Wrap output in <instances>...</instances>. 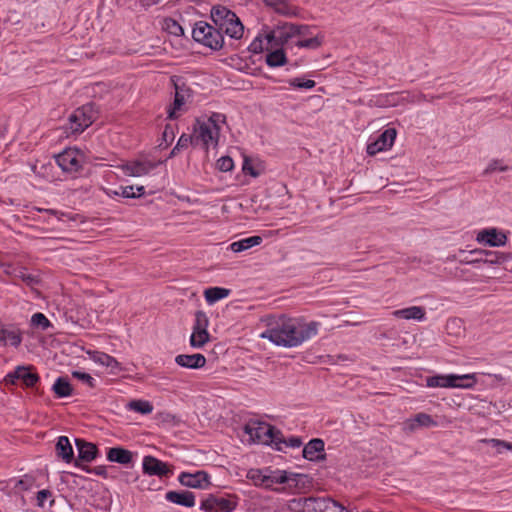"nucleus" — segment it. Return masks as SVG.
<instances>
[{
  "label": "nucleus",
  "instance_id": "obj_1",
  "mask_svg": "<svg viewBox=\"0 0 512 512\" xmlns=\"http://www.w3.org/2000/svg\"><path fill=\"white\" fill-rule=\"evenodd\" d=\"M266 330L260 337L277 346L298 347L318 334L320 322H306L303 317L292 318L285 314L269 315L263 319Z\"/></svg>",
  "mask_w": 512,
  "mask_h": 512
},
{
  "label": "nucleus",
  "instance_id": "obj_2",
  "mask_svg": "<svg viewBox=\"0 0 512 512\" xmlns=\"http://www.w3.org/2000/svg\"><path fill=\"white\" fill-rule=\"evenodd\" d=\"M97 111L93 103L85 104L73 111L64 126L67 134H80L96 120Z\"/></svg>",
  "mask_w": 512,
  "mask_h": 512
},
{
  "label": "nucleus",
  "instance_id": "obj_3",
  "mask_svg": "<svg viewBox=\"0 0 512 512\" xmlns=\"http://www.w3.org/2000/svg\"><path fill=\"white\" fill-rule=\"evenodd\" d=\"M192 37L196 42L212 50H219L224 44V37L221 31L204 21L195 23L192 29Z\"/></svg>",
  "mask_w": 512,
  "mask_h": 512
},
{
  "label": "nucleus",
  "instance_id": "obj_4",
  "mask_svg": "<svg viewBox=\"0 0 512 512\" xmlns=\"http://www.w3.org/2000/svg\"><path fill=\"white\" fill-rule=\"evenodd\" d=\"M302 512H347L346 508L330 497H305L294 500Z\"/></svg>",
  "mask_w": 512,
  "mask_h": 512
},
{
  "label": "nucleus",
  "instance_id": "obj_5",
  "mask_svg": "<svg viewBox=\"0 0 512 512\" xmlns=\"http://www.w3.org/2000/svg\"><path fill=\"white\" fill-rule=\"evenodd\" d=\"M476 384L475 374L465 375H435L427 377L426 385L428 387H441V388H473Z\"/></svg>",
  "mask_w": 512,
  "mask_h": 512
},
{
  "label": "nucleus",
  "instance_id": "obj_6",
  "mask_svg": "<svg viewBox=\"0 0 512 512\" xmlns=\"http://www.w3.org/2000/svg\"><path fill=\"white\" fill-rule=\"evenodd\" d=\"M265 488H272L274 484L288 483L289 487H305L311 484V478L305 474L288 473L284 470H271L266 468Z\"/></svg>",
  "mask_w": 512,
  "mask_h": 512
},
{
  "label": "nucleus",
  "instance_id": "obj_7",
  "mask_svg": "<svg viewBox=\"0 0 512 512\" xmlns=\"http://www.w3.org/2000/svg\"><path fill=\"white\" fill-rule=\"evenodd\" d=\"M83 153L76 148H68L55 157L63 172L76 173L83 167Z\"/></svg>",
  "mask_w": 512,
  "mask_h": 512
},
{
  "label": "nucleus",
  "instance_id": "obj_8",
  "mask_svg": "<svg viewBox=\"0 0 512 512\" xmlns=\"http://www.w3.org/2000/svg\"><path fill=\"white\" fill-rule=\"evenodd\" d=\"M34 367L31 365H20L15 368L14 371L8 373L4 381L6 384L14 385L18 380L22 381L26 387H33L40 380L39 375L33 372Z\"/></svg>",
  "mask_w": 512,
  "mask_h": 512
},
{
  "label": "nucleus",
  "instance_id": "obj_9",
  "mask_svg": "<svg viewBox=\"0 0 512 512\" xmlns=\"http://www.w3.org/2000/svg\"><path fill=\"white\" fill-rule=\"evenodd\" d=\"M142 469L144 474L158 476L159 478L168 477L172 474V470L167 463L151 455L143 458Z\"/></svg>",
  "mask_w": 512,
  "mask_h": 512
},
{
  "label": "nucleus",
  "instance_id": "obj_10",
  "mask_svg": "<svg viewBox=\"0 0 512 512\" xmlns=\"http://www.w3.org/2000/svg\"><path fill=\"white\" fill-rule=\"evenodd\" d=\"M75 445L78 451V458L73 460L74 466L82 469L84 465L80 462H92L98 455V448L95 444L84 439L76 438Z\"/></svg>",
  "mask_w": 512,
  "mask_h": 512
},
{
  "label": "nucleus",
  "instance_id": "obj_11",
  "mask_svg": "<svg viewBox=\"0 0 512 512\" xmlns=\"http://www.w3.org/2000/svg\"><path fill=\"white\" fill-rule=\"evenodd\" d=\"M220 128L212 127L211 124L205 122H198V127L195 129V142L201 141L204 148L208 149L210 145L216 146L218 143Z\"/></svg>",
  "mask_w": 512,
  "mask_h": 512
},
{
  "label": "nucleus",
  "instance_id": "obj_12",
  "mask_svg": "<svg viewBox=\"0 0 512 512\" xmlns=\"http://www.w3.org/2000/svg\"><path fill=\"white\" fill-rule=\"evenodd\" d=\"M223 34L228 35L232 39H240L244 33V26L235 14V17H223L214 25Z\"/></svg>",
  "mask_w": 512,
  "mask_h": 512
},
{
  "label": "nucleus",
  "instance_id": "obj_13",
  "mask_svg": "<svg viewBox=\"0 0 512 512\" xmlns=\"http://www.w3.org/2000/svg\"><path fill=\"white\" fill-rule=\"evenodd\" d=\"M223 34L228 35L232 39H240L244 33V26L235 14V17H223L214 25Z\"/></svg>",
  "mask_w": 512,
  "mask_h": 512
},
{
  "label": "nucleus",
  "instance_id": "obj_14",
  "mask_svg": "<svg viewBox=\"0 0 512 512\" xmlns=\"http://www.w3.org/2000/svg\"><path fill=\"white\" fill-rule=\"evenodd\" d=\"M223 34L228 35L232 39H240L244 33V26L235 14V17H223L214 25Z\"/></svg>",
  "mask_w": 512,
  "mask_h": 512
},
{
  "label": "nucleus",
  "instance_id": "obj_15",
  "mask_svg": "<svg viewBox=\"0 0 512 512\" xmlns=\"http://www.w3.org/2000/svg\"><path fill=\"white\" fill-rule=\"evenodd\" d=\"M235 507L236 503L227 498L209 495L201 502L200 509L205 512H231Z\"/></svg>",
  "mask_w": 512,
  "mask_h": 512
},
{
  "label": "nucleus",
  "instance_id": "obj_16",
  "mask_svg": "<svg viewBox=\"0 0 512 512\" xmlns=\"http://www.w3.org/2000/svg\"><path fill=\"white\" fill-rule=\"evenodd\" d=\"M397 131L395 128H388L377 138L376 141L367 145V153L376 155L381 151L390 149L395 141Z\"/></svg>",
  "mask_w": 512,
  "mask_h": 512
},
{
  "label": "nucleus",
  "instance_id": "obj_17",
  "mask_svg": "<svg viewBox=\"0 0 512 512\" xmlns=\"http://www.w3.org/2000/svg\"><path fill=\"white\" fill-rule=\"evenodd\" d=\"M22 341L23 332L17 325L1 323L0 345L6 346L9 344L18 348Z\"/></svg>",
  "mask_w": 512,
  "mask_h": 512
},
{
  "label": "nucleus",
  "instance_id": "obj_18",
  "mask_svg": "<svg viewBox=\"0 0 512 512\" xmlns=\"http://www.w3.org/2000/svg\"><path fill=\"white\" fill-rule=\"evenodd\" d=\"M179 482L186 487L194 489H206L209 487V475L205 471H197L196 473L182 472L178 477Z\"/></svg>",
  "mask_w": 512,
  "mask_h": 512
},
{
  "label": "nucleus",
  "instance_id": "obj_19",
  "mask_svg": "<svg viewBox=\"0 0 512 512\" xmlns=\"http://www.w3.org/2000/svg\"><path fill=\"white\" fill-rule=\"evenodd\" d=\"M244 430L253 440L268 444V436L273 431V426L265 422H255L246 424Z\"/></svg>",
  "mask_w": 512,
  "mask_h": 512
},
{
  "label": "nucleus",
  "instance_id": "obj_20",
  "mask_svg": "<svg viewBox=\"0 0 512 512\" xmlns=\"http://www.w3.org/2000/svg\"><path fill=\"white\" fill-rule=\"evenodd\" d=\"M476 240L484 242L490 247H500L506 244L507 237L504 233L498 232L496 228H490L480 231L477 234Z\"/></svg>",
  "mask_w": 512,
  "mask_h": 512
},
{
  "label": "nucleus",
  "instance_id": "obj_21",
  "mask_svg": "<svg viewBox=\"0 0 512 512\" xmlns=\"http://www.w3.org/2000/svg\"><path fill=\"white\" fill-rule=\"evenodd\" d=\"M191 97V90L187 87L175 84V97L172 106L168 109V118L176 119L177 111H180L186 100Z\"/></svg>",
  "mask_w": 512,
  "mask_h": 512
},
{
  "label": "nucleus",
  "instance_id": "obj_22",
  "mask_svg": "<svg viewBox=\"0 0 512 512\" xmlns=\"http://www.w3.org/2000/svg\"><path fill=\"white\" fill-rule=\"evenodd\" d=\"M324 441L319 438L310 440L303 448V457L309 461H319L325 458Z\"/></svg>",
  "mask_w": 512,
  "mask_h": 512
},
{
  "label": "nucleus",
  "instance_id": "obj_23",
  "mask_svg": "<svg viewBox=\"0 0 512 512\" xmlns=\"http://www.w3.org/2000/svg\"><path fill=\"white\" fill-rule=\"evenodd\" d=\"M156 163L151 161H132L124 165L123 169L129 176L140 177L150 173L155 167Z\"/></svg>",
  "mask_w": 512,
  "mask_h": 512
},
{
  "label": "nucleus",
  "instance_id": "obj_24",
  "mask_svg": "<svg viewBox=\"0 0 512 512\" xmlns=\"http://www.w3.org/2000/svg\"><path fill=\"white\" fill-rule=\"evenodd\" d=\"M167 501L180 506L191 508L195 505V495L191 491H168L165 495Z\"/></svg>",
  "mask_w": 512,
  "mask_h": 512
},
{
  "label": "nucleus",
  "instance_id": "obj_25",
  "mask_svg": "<svg viewBox=\"0 0 512 512\" xmlns=\"http://www.w3.org/2000/svg\"><path fill=\"white\" fill-rule=\"evenodd\" d=\"M265 6L271 8L275 13L293 17L298 14L297 7L291 5L288 0H262Z\"/></svg>",
  "mask_w": 512,
  "mask_h": 512
},
{
  "label": "nucleus",
  "instance_id": "obj_26",
  "mask_svg": "<svg viewBox=\"0 0 512 512\" xmlns=\"http://www.w3.org/2000/svg\"><path fill=\"white\" fill-rule=\"evenodd\" d=\"M175 362L184 368L199 369L205 366L206 358L200 353L192 355L180 354L175 357Z\"/></svg>",
  "mask_w": 512,
  "mask_h": 512
},
{
  "label": "nucleus",
  "instance_id": "obj_27",
  "mask_svg": "<svg viewBox=\"0 0 512 512\" xmlns=\"http://www.w3.org/2000/svg\"><path fill=\"white\" fill-rule=\"evenodd\" d=\"M277 47H283L288 44L290 40L297 37L299 34V28L293 23H283L277 27Z\"/></svg>",
  "mask_w": 512,
  "mask_h": 512
},
{
  "label": "nucleus",
  "instance_id": "obj_28",
  "mask_svg": "<svg viewBox=\"0 0 512 512\" xmlns=\"http://www.w3.org/2000/svg\"><path fill=\"white\" fill-rule=\"evenodd\" d=\"M55 451L58 458L66 463H72L74 460V451L71 442L67 436H60L55 445Z\"/></svg>",
  "mask_w": 512,
  "mask_h": 512
},
{
  "label": "nucleus",
  "instance_id": "obj_29",
  "mask_svg": "<svg viewBox=\"0 0 512 512\" xmlns=\"http://www.w3.org/2000/svg\"><path fill=\"white\" fill-rule=\"evenodd\" d=\"M106 457L110 462H115L121 465H128L133 460V453L123 447H111L106 453Z\"/></svg>",
  "mask_w": 512,
  "mask_h": 512
},
{
  "label": "nucleus",
  "instance_id": "obj_30",
  "mask_svg": "<svg viewBox=\"0 0 512 512\" xmlns=\"http://www.w3.org/2000/svg\"><path fill=\"white\" fill-rule=\"evenodd\" d=\"M392 315L396 318L405 319V320H418L422 321L425 318V310L420 306H411L399 310H395L392 312Z\"/></svg>",
  "mask_w": 512,
  "mask_h": 512
},
{
  "label": "nucleus",
  "instance_id": "obj_31",
  "mask_svg": "<svg viewBox=\"0 0 512 512\" xmlns=\"http://www.w3.org/2000/svg\"><path fill=\"white\" fill-rule=\"evenodd\" d=\"M265 62L272 68L281 67L287 63L286 53L282 47H279L266 54Z\"/></svg>",
  "mask_w": 512,
  "mask_h": 512
},
{
  "label": "nucleus",
  "instance_id": "obj_32",
  "mask_svg": "<svg viewBox=\"0 0 512 512\" xmlns=\"http://www.w3.org/2000/svg\"><path fill=\"white\" fill-rule=\"evenodd\" d=\"M261 242L262 238L260 236H251L231 243L230 249L235 253H239L257 246L261 244Z\"/></svg>",
  "mask_w": 512,
  "mask_h": 512
},
{
  "label": "nucleus",
  "instance_id": "obj_33",
  "mask_svg": "<svg viewBox=\"0 0 512 512\" xmlns=\"http://www.w3.org/2000/svg\"><path fill=\"white\" fill-rule=\"evenodd\" d=\"M230 293L229 289L222 287H211L204 291V296L206 301L209 304H213L225 297H227Z\"/></svg>",
  "mask_w": 512,
  "mask_h": 512
},
{
  "label": "nucleus",
  "instance_id": "obj_34",
  "mask_svg": "<svg viewBox=\"0 0 512 512\" xmlns=\"http://www.w3.org/2000/svg\"><path fill=\"white\" fill-rule=\"evenodd\" d=\"M53 391L60 398L68 397L72 394V386L67 378L59 377L53 385Z\"/></svg>",
  "mask_w": 512,
  "mask_h": 512
},
{
  "label": "nucleus",
  "instance_id": "obj_35",
  "mask_svg": "<svg viewBox=\"0 0 512 512\" xmlns=\"http://www.w3.org/2000/svg\"><path fill=\"white\" fill-rule=\"evenodd\" d=\"M92 359L94 362L99 363L103 366L109 367L112 370L119 367L118 361L114 357H112L104 352H99V351L93 352Z\"/></svg>",
  "mask_w": 512,
  "mask_h": 512
},
{
  "label": "nucleus",
  "instance_id": "obj_36",
  "mask_svg": "<svg viewBox=\"0 0 512 512\" xmlns=\"http://www.w3.org/2000/svg\"><path fill=\"white\" fill-rule=\"evenodd\" d=\"M103 191L109 197L121 196L123 198L135 199L134 186H120L116 190L110 188H103Z\"/></svg>",
  "mask_w": 512,
  "mask_h": 512
},
{
  "label": "nucleus",
  "instance_id": "obj_37",
  "mask_svg": "<svg viewBox=\"0 0 512 512\" xmlns=\"http://www.w3.org/2000/svg\"><path fill=\"white\" fill-rule=\"evenodd\" d=\"M127 407L141 414H150L153 411V405L147 400H132Z\"/></svg>",
  "mask_w": 512,
  "mask_h": 512
},
{
  "label": "nucleus",
  "instance_id": "obj_38",
  "mask_svg": "<svg viewBox=\"0 0 512 512\" xmlns=\"http://www.w3.org/2000/svg\"><path fill=\"white\" fill-rule=\"evenodd\" d=\"M210 340V335L208 331H192L190 336V345L193 348H201Z\"/></svg>",
  "mask_w": 512,
  "mask_h": 512
},
{
  "label": "nucleus",
  "instance_id": "obj_39",
  "mask_svg": "<svg viewBox=\"0 0 512 512\" xmlns=\"http://www.w3.org/2000/svg\"><path fill=\"white\" fill-rule=\"evenodd\" d=\"M247 478L256 486L265 487V481H267L266 469H250L247 472Z\"/></svg>",
  "mask_w": 512,
  "mask_h": 512
},
{
  "label": "nucleus",
  "instance_id": "obj_40",
  "mask_svg": "<svg viewBox=\"0 0 512 512\" xmlns=\"http://www.w3.org/2000/svg\"><path fill=\"white\" fill-rule=\"evenodd\" d=\"M223 17H235V13L225 6L217 5L211 9V19L214 25Z\"/></svg>",
  "mask_w": 512,
  "mask_h": 512
},
{
  "label": "nucleus",
  "instance_id": "obj_41",
  "mask_svg": "<svg viewBox=\"0 0 512 512\" xmlns=\"http://www.w3.org/2000/svg\"><path fill=\"white\" fill-rule=\"evenodd\" d=\"M30 322L32 327L39 328L42 331L52 327L50 320L41 312L33 314Z\"/></svg>",
  "mask_w": 512,
  "mask_h": 512
},
{
  "label": "nucleus",
  "instance_id": "obj_42",
  "mask_svg": "<svg viewBox=\"0 0 512 512\" xmlns=\"http://www.w3.org/2000/svg\"><path fill=\"white\" fill-rule=\"evenodd\" d=\"M323 40V35H316L308 39L298 40L296 46L299 48L317 49L322 45Z\"/></svg>",
  "mask_w": 512,
  "mask_h": 512
},
{
  "label": "nucleus",
  "instance_id": "obj_43",
  "mask_svg": "<svg viewBox=\"0 0 512 512\" xmlns=\"http://www.w3.org/2000/svg\"><path fill=\"white\" fill-rule=\"evenodd\" d=\"M208 325H209V320H208L206 313L202 310L196 311L193 330L204 332V331H207Z\"/></svg>",
  "mask_w": 512,
  "mask_h": 512
},
{
  "label": "nucleus",
  "instance_id": "obj_44",
  "mask_svg": "<svg viewBox=\"0 0 512 512\" xmlns=\"http://www.w3.org/2000/svg\"><path fill=\"white\" fill-rule=\"evenodd\" d=\"M284 442H285V438H284L282 432L273 426V431H271V433H269V436H268V444L269 443L274 444L275 448L278 451H283Z\"/></svg>",
  "mask_w": 512,
  "mask_h": 512
},
{
  "label": "nucleus",
  "instance_id": "obj_45",
  "mask_svg": "<svg viewBox=\"0 0 512 512\" xmlns=\"http://www.w3.org/2000/svg\"><path fill=\"white\" fill-rule=\"evenodd\" d=\"M481 442L489 444L497 449L498 453L502 452V449H507L512 452V443L500 439H483Z\"/></svg>",
  "mask_w": 512,
  "mask_h": 512
},
{
  "label": "nucleus",
  "instance_id": "obj_46",
  "mask_svg": "<svg viewBox=\"0 0 512 512\" xmlns=\"http://www.w3.org/2000/svg\"><path fill=\"white\" fill-rule=\"evenodd\" d=\"M165 29L169 34L174 36H181L184 34L182 26L171 18L165 20Z\"/></svg>",
  "mask_w": 512,
  "mask_h": 512
},
{
  "label": "nucleus",
  "instance_id": "obj_47",
  "mask_svg": "<svg viewBox=\"0 0 512 512\" xmlns=\"http://www.w3.org/2000/svg\"><path fill=\"white\" fill-rule=\"evenodd\" d=\"M289 85L299 89H312L315 87L316 82L314 80H304L302 78H293L288 81Z\"/></svg>",
  "mask_w": 512,
  "mask_h": 512
},
{
  "label": "nucleus",
  "instance_id": "obj_48",
  "mask_svg": "<svg viewBox=\"0 0 512 512\" xmlns=\"http://www.w3.org/2000/svg\"><path fill=\"white\" fill-rule=\"evenodd\" d=\"M414 418L415 422L418 424V427H430L436 425V422L433 420V418L426 413H418Z\"/></svg>",
  "mask_w": 512,
  "mask_h": 512
},
{
  "label": "nucleus",
  "instance_id": "obj_49",
  "mask_svg": "<svg viewBox=\"0 0 512 512\" xmlns=\"http://www.w3.org/2000/svg\"><path fill=\"white\" fill-rule=\"evenodd\" d=\"M72 376L74 378L80 380L81 382H83L84 384H86L90 388H94L95 387V379L90 374H88L86 372L73 371L72 372Z\"/></svg>",
  "mask_w": 512,
  "mask_h": 512
},
{
  "label": "nucleus",
  "instance_id": "obj_50",
  "mask_svg": "<svg viewBox=\"0 0 512 512\" xmlns=\"http://www.w3.org/2000/svg\"><path fill=\"white\" fill-rule=\"evenodd\" d=\"M217 168L222 172H229L234 168L233 159L229 156H223L217 160Z\"/></svg>",
  "mask_w": 512,
  "mask_h": 512
},
{
  "label": "nucleus",
  "instance_id": "obj_51",
  "mask_svg": "<svg viewBox=\"0 0 512 512\" xmlns=\"http://www.w3.org/2000/svg\"><path fill=\"white\" fill-rule=\"evenodd\" d=\"M264 39L262 35H258L249 45L248 49L254 54L261 53L264 50Z\"/></svg>",
  "mask_w": 512,
  "mask_h": 512
},
{
  "label": "nucleus",
  "instance_id": "obj_52",
  "mask_svg": "<svg viewBox=\"0 0 512 512\" xmlns=\"http://www.w3.org/2000/svg\"><path fill=\"white\" fill-rule=\"evenodd\" d=\"M508 169H509V167L506 166V165H502L501 161L493 160L487 166V168L484 170V174H490V173H493L496 170L503 172V171H507Z\"/></svg>",
  "mask_w": 512,
  "mask_h": 512
},
{
  "label": "nucleus",
  "instance_id": "obj_53",
  "mask_svg": "<svg viewBox=\"0 0 512 512\" xmlns=\"http://www.w3.org/2000/svg\"><path fill=\"white\" fill-rule=\"evenodd\" d=\"M35 479L32 476L25 475L22 479L18 480L15 487L20 488L21 490H29L33 484Z\"/></svg>",
  "mask_w": 512,
  "mask_h": 512
},
{
  "label": "nucleus",
  "instance_id": "obj_54",
  "mask_svg": "<svg viewBox=\"0 0 512 512\" xmlns=\"http://www.w3.org/2000/svg\"><path fill=\"white\" fill-rule=\"evenodd\" d=\"M195 142V138L194 136H190V135H187V134H182L180 136V138L178 139L177 141V144H176V149H185L187 148L190 144H193Z\"/></svg>",
  "mask_w": 512,
  "mask_h": 512
},
{
  "label": "nucleus",
  "instance_id": "obj_55",
  "mask_svg": "<svg viewBox=\"0 0 512 512\" xmlns=\"http://www.w3.org/2000/svg\"><path fill=\"white\" fill-rule=\"evenodd\" d=\"M82 470H84L87 473H94V474H96L98 476H102L104 478H107V476H108L107 468L103 465L95 466L93 468H91L89 466H83Z\"/></svg>",
  "mask_w": 512,
  "mask_h": 512
},
{
  "label": "nucleus",
  "instance_id": "obj_56",
  "mask_svg": "<svg viewBox=\"0 0 512 512\" xmlns=\"http://www.w3.org/2000/svg\"><path fill=\"white\" fill-rule=\"evenodd\" d=\"M225 115L221 113H212V115L208 118V120L205 123H209L212 125V127L220 128L219 124L225 122Z\"/></svg>",
  "mask_w": 512,
  "mask_h": 512
},
{
  "label": "nucleus",
  "instance_id": "obj_57",
  "mask_svg": "<svg viewBox=\"0 0 512 512\" xmlns=\"http://www.w3.org/2000/svg\"><path fill=\"white\" fill-rule=\"evenodd\" d=\"M52 496V493L48 489H43L37 492V505L40 507H44V502L46 499Z\"/></svg>",
  "mask_w": 512,
  "mask_h": 512
},
{
  "label": "nucleus",
  "instance_id": "obj_58",
  "mask_svg": "<svg viewBox=\"0 0 512 512\" xmlns=\"http://www.w3.org/2000/svg\"><path fill=\"white\" fill-rule=\"evenodd\" d=\"M277 35V28H275L266 33L264 36H262V38L264 39V42H266L267 44H271L272 46L277 47Z\"/></svg>",
  "mask_w": 512,
  "mask_h": 512
},
{
  "label": "nucleus",
  "instance_id": "obj_59",
  "mask_svg": "<svg viewBox=\"0 0 512 512\" xmlns=\"http://www.w3.org/2000/svg\"><path fill=\"white\" fill-rule=\"evenodd\" d=\"M162 139L165 142V146H168L174 140V132L170 125H166L162 133Z\"/></svg>",
  "mask_w": 512,
  "mask_h": 512
},
{
  "label": "nucleus",
  "instance_id": "obj_60",
  "mask_svg": "<svg viewBox=\"0 0 512 512\" xmlns=\"http://www.w3.org/2000/svg\"><path fill=\"white\" fill-rule=\"evenodd\" d=\"M242 169L245 174H249L252 177H257L259 175V172L255 170V168L253 167V165L251 164V162L249 161L248 158L244 159Z\"/></svg>",
  "mask_w": 512,
  "mask_h": 512
},
{
  "label": "nucleus",
  "instance_id": "obj_61",
  "mask_svg": "<svg viewBox=\"0 0 512 512\" xmlns=\"http://www.w3.org/2000/svg\"><path fill=\"white\" fill-rule=\"evenodd\" d=\"M36 210L38 212H43V213H46L48 215L54 216L55 218H57L60 221H62L63 217L66 216V214L64 212H61V211H58V210H55V209L36 208Z\"/></svg>",
  "mask_w": 512,
  "mask_h": 512
},
{
  "label": "nucleus",
  "instance_id": "obj_62",
  "mask_svg": "<svg viewBox=\"0 0 512 512\" xmlns=\"http://www.w3.org/2000/svg\"><path fill=\"white\" fill-rule=\"evenodd\" d=\"M301 445H302V439L298 436H292L288 439H285L283 446L291 447V448H299Z\"/></svg>",
  "mask_w": 512,
  "mask_h": 512
},
{
  "label": "nucleus",
  "instance_id": "obj_63",
  "mask_svg": "<svg viewBox=\"0 0 512 512\" xmlns=\"http://www.w3.org/2000/svg\"><path fill=\"white\" fill-rule=\"evenodd\" d=\"M418 424L417 422H415V418H412V419H408L406 420L404 423H403V430L406 432V433H412L414 432L416 429H418Z\"/></svg>",
  "mask_w": 512,
  "mask_h": 512
},
{
  "label": "nucleus",
  "instance_id": "obj_64",
  "mask_svg": "<svg viewBox=\"0 0 512 512\" xmlns=\"http://www.w3.org/2000/svg\"><path fill=\"white\" fill-rule=\"evenodd\" d=\"M19 277L22 279V281H24L28 285H34V284L38 283L37 278L35 276H33L32 274L20 272Z\"/></svg>",
  "mask_w": 512,
  "mask_h": 512
}]
</instances>
